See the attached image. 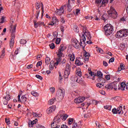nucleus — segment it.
<instances>
[{
    "label": "nucleus",
    "mask_w": 128,
    "mask_h": 128,
    "mask_svg": "<svg viewBox=\"0 0 128 128\" xmlns=\"http://www.w3.org/2000/svg\"><path fill=\"white\" fill-rule=\"evenodd\" d=\"M33 116H34L35 118H40V116H42V114H38L36 113H33Z\"/></svg>",
    "instance_id": "42"
},
{
    "label": "nucleus",
    "mask_w": 128,
    "mask_h": 128,
    "mask_svg": "<svg viewBox=\"0 0 128 128\" xmlns=\"http://www.w3.org/2000/svg\"><path fill=\"white\" fill-rule=\"evenodd\" d=\"M50 92H52V94H54L56 92V88L54 87L50 88Z\"/></svg>",
    "instance_id": "49"
},
{
    "label": "nucleus",
    "mask_w": 128,
    "mask_h": 128,
    "mask_svg": "<svg viewBox=\"0 0 128 128\" xmlns=\"http://www.w3.org/2000/svg\"><path fill=\"white\" fill-rule=\"evenodd\" d=\"M104 30L105 32V34L106 36H110L112 32H114V26L110 24H106L104 28Z\"/></svg>",
    "instance_id": "3"
},
{
    "label": "nucleus",
    "mask_w": 128,
    "mask_h": 128,
    "mask_svg": "<svg viewBox=\"0 0 128 128\" xmlns=\"http://www.w3.org/2000/svg\"><path fill=\"white\" fill-rule=\"evenodd\" d=\"M126 88V83L122 82L120 84V88H118V90H124V88Z\"/></svg>",
    "instance_id": "15"
},
{
    "label": "nucleus",
    "mask_w": 128,
    "mask_h": 128,
    "mask_svg": "<svg viewBox=\"0 0 128 128\" xmlns=\"http://www.w3.org/2000/svg\"><path fill=\"white\" fill-rule=\"evenodd\" d=\"M108 14L112 18H118V12L114 7H110V10L108 11Z\"/></svg>",
    "instance_id": "5"
},
{
    "label": "nucleus",
    "mask_w": 128,
    "mask_h": 128,
    "mask_svg": "<svg viewBox=\"0 0 128 128\" xmlns=\"http://www.w3.org/2000/svg\"><path fill=\"white\" fill-rule=\"evenodd\" d=\"M108 15L106 14H104L102 16V20H104V22H106V20H108V18H106V16H107Z\"/></svg>",
    "instance_id": "41"
},
{
    "label": "nucleus",
    "mask_w": 128,
    "mask_h": 128,
    "mask_svg": "<svg viewBox=\"0 0 128 128\" xmlns=\"http://www.w3.org/2000/svg\"><path fill=\"white\" fill-rule=\"evenodd\" d=\"M66 6L64 5L60 7V9H58L56 11V14H58V16H62V14H64V8H66Z\"/></svg>",
    "instance_id": "10"
},
{
    "label": "nucleus",
    "mask_w": 128,
    "mask_h": 128,
    "mask_svg": "<svg viewBox=\"0 0 128 128\" xmlns=\"http://www.w3.org/2000/svg\"><path fill=\"white\" fill-rule=\"evenodd\" d=\"M53 36L54 38H56L57 36H58V33L57 32H55L53 33Z\"/></svg>",
    "instance_id": "60"
},
{
    "label": "nucleus",
    "mask_w": 128,
    "mask_h": 128,
    "mask_svg": "<svg viewBox=\"0 0 128 128\" xmlns=\"http://www.w3.org/2000/svg\"><path fill=\"white\" fill-rule=\"evenodd\" d=\"M72 6L70 5V0H68V2L67 4V10L69 12H72Z\"/></svg>",
    "instance_id": "16"
},
{
    "label": "nucleus",
    "mask_w": 128,
    "mask_h": 128,
    "mask_svg": "<svg viewBox=\"0 0 128 128\" xmlns=\"http://www.w3.org/2000/svg\"><path fill=\"white\" fill-rule=\"evenodd\" d=\"M50 48H52V50H54V48H56V46H54V44L52 43L49 45Z\"/></svg>",
    "instance_id": "46"
},
{
    "label": "nucleus",
    "mask_w": 128,
    "mask_h": 128,
    "mask_svg": "<svg viewBox=\"0 0 128 128\" xmlns=\"http://www.w3.org/2000/svg\"><path fill=\"white\" fill-rule=\"evenodd\" d=\"M74 30L76 32H80L78 30V26H75L74 28Z\"/></svg>",
    "instance_id": "57"
},
{
    "label": "nucleus",
    "mask_w": 128,
    "mask_h": 128,
    "mask_svg": "<svg viewBox=\"0 0 128 128\" xmlns=\"http://www.w3.org/2000/svg\"><path fill=\"white\" fill-rule=\"evenodd\" d=\"M57 56L58 58H62V56H64V54H62V52L58 50Z\"/></svg>",
    "instance_id": "29"
},
{
    "label": "nucleus",
    "mask_w": 128,
    "mask_h": 128,
    "mask_svg": "<svg viewBox=\"0 0 128 128\" xmlns=\"http://www.w3.org/2000/svg\"><path fill=\"white\" fill-rule=\"evenodd\" d=\"M16 30V24L14 25L12 24L11 26V30L12 33L14 32Z\"/></svg>",
    "instance_id": "21"
},
{
    "label": "nucleus",
    "mask_w": 128,
    "mask_h": 128,
    "mask_svg": "<svg viewBox=\"0 0 128 128\" xmlns=\"http://www.w3.org/2000/svg\"><path fill=\"white\" fill-rule=\"evenodd\" d=\"M68 128V126L66 125V124H62L61 126V128Z\"/></svg>",
    "instance_id": "64"
},
{
    "label": "nucleus",
    "mask_w": 128,
    "mask_h": 128,
    "mask_svg": "<svg viewBox=\"0 0 128 128\" xmlns=\"http://www.w3.org/2000/svg\"><path fill=\"white\" fill-rule=\"evenodd\" d=\"M50 58L48 57H46L45 59V62L46 64H50Z\"/></svg>",
    "instance_id": "37"
},
{
    "label": "nucleus",
    "mask_w": 128,
    "mask_h": 128,
    "mask_svg": "<svg viewBox=\"0 0 128 128\" xmlns=\"http://www.w3.org/2000/svg\"><path fill=\"white\" fill-rule=\"evenodd\" d=\"M108 0H102V4H108Z\"/></svg>",
    "instance_id": "53"
},
{
    "label": "nucleus",
    "mask_w": 128,
    "mask_h": 128,
    "mask_svg": "<svg viewBox=\"0 0 128 128\" xmlns=\"http://www.w3.org/2000/svg\"><path fill=\"white\" fill-rule=\"evenodd\" d=\"M62 40L60 39V38H58L56 39V44H60V41Z\"/></svg>",
    "instance_id": "50"
},
{
    "label": "nucleus",
    "mask_w": 128,
    "mask_h": 128,
    "mask_svg": "<svg viewBox=\"0 0 128 128\" xmlns=\"http://www.w3.org/2000/svg\"><path fill=\"white\" fill-rule=\"evenodd\" d=\"M120 68L122 70H124L125 68H124V64H120Z\"/></svg>",
    "instance_id": "62"
},
{
    "label": "nucleus",
    "mask_w": 128,
    "mask_h": 128,
    "mask_svg": "<svg viewBox=\"0 0 128 128\" xmlns=\"http://www.w3.org/2000/svg\"><path fill=\"white\" fill-rule=\"evenodd\" d=\"M56 106H50L48 109L46 110V113L48 114H52L53 112L56 110Z\"/></svg>",
    "instance_id": "12"
},
{
    "label": "nucleus",
    "mask_w": 128,
    "mask_h": 128,
    "mask_svg": "<svg viewBox=\"0 0 128 128\" xmlns=\"http://www.w3.org/2000/svg\"><path fill=\"white\" fill-rule=\"evenodd\" d=\"M54 102H56V98H52V99L50 100L49 104H54Z\"/></svg>",
    "instance_id": "31"
},
{
    "label": "nucleus",
    "mask_w": 128,
    "mask_h": 128,
    "mask_svg": "<svg viewBox=\"0 0 128 128\" xmlns=\"http://www.w3.org/2000/svg\"><path fill=\"white\" fill-rule=\"evenodd\" d=\"M5 56H6V48H4L2 51V54L0 56V60L4 58Z\"/></svg>",
    "instance_id": "18"
},
{
    "label": "nucleus",
    "mask_w": 128,
    "mask_h": 128,
    "mask_svg": "<svg viewBox=\"0 0 128 128\" xmlns=\"http://www.w3.org/2000/svg\"><path fill=\"white\" fill-rule=\"evenodd\" d=\"M85 98L84 97H78V98H76L74 100V102L75 104H80L84 101Z\"/></svg>",
    "instance_id": "11"
},
{
    "label": "nucleus",
    "mask_w": 128,
    "mask_h": 128,
    "mask_svg": "<svg viewBox=\"0 0 128 128\" xmlns=\"http://www.w3.org/2000/svg\"><path fill=\"white\" fill-rule=\"evenodd\" d=\"M76 74L80 77L82 76V71L80 70L79 69L77 70L76 71Z\"/></svg>",
    "instance_id": "33"
},
{
    "label": "nucleus",
    "mask_w": 128,
    "mask_h": 128,
    "mask_svg": "<svg viewBox=\"0 0 128 128\" xmlns=\"http://www.w3.org/2000/svg\"><path fill=\"white\" fill-rule=\"evenodd\" d=\"M36 122H38V120L36 119L35 120H34L32 121V122H31V126L36 124Z\"/></svg>",
    "instance_id": "51"
},
{
    "label": "nucleus",
    "mask_w": 128,
    "mask_h": 128,
    "mask_svg": "<svg viewBox=\"0 0 128 128\" xmlns=\"http://www.w3.org/2000/svg\"><path fill=\"white\" fill-rule=\"evenodd\" d=\"M66 50V47L64 46V44H61L60 46V48L58 50V51H60L62 52H64Z\"/></svg>",
    "instance_id": "26"
},
{
    "label": "nucleus",
    "mask_w": 128,
    "mask_h": 128,
    "mask_svg": "<svg viewBox=\"0 0 128 128\" xmlns=\"http://www.w3.org/2000/svg\"><path fill=\"white\" fill-rule=\"evenodd\" d=\"M64 94H66V91L64 89L60 90L56 94L57 96L60 100H62V98H64Z\"/></svg>",
    "instance_id": "8"
},
{
    "label": "nucleus",
    "mask_w": 128,
    "mask_h": 128,
    "mask_svg": "<svg viewBox=\"0 0 128 128\" xmlns=\"http://www.w3.org/2000/svg\"><path fill=\"white\" fill-rule=\"evenodd\" d=\"M5 122L7 124H10V119H8L6 118H5Z\"/></svg>",
    "instance_id": "56"
},
{
    "label": "nucleus",
    "mask_w": 128,
    "mask_h": 128,
    "mask_svg": "<svg viewBox=\"0 0 128 128\" xmlns=\"http://www.w3.org/2000/svg\"><path fill=\"white\" fill-rule=\"evenodd\" d=\"M73 122H74V118H70L68 119V124H69V126H70V124H72Z\"/></svg>",
    "instance_id": "35"
},
{
    "label": "nucleus",
    "mask_w": 128,
    "mask_h": 128,
    "mask_svg": "<svg viewBox=\"0 0 128 128\" xmlns=\"http://www.w3.org/2000/svg\"><path fill=\"white\" fill-rule=\"evenodd\" d=\"M72 128H78V123L75 122H73L72 125Z\"/></svg>",
    "instance_id": "38"
},
{
    "label": "nucleus",
    "mask_w": 128,
    "mask_h": 128,
    "mask_svg": "<svg viewBox=\"0 0 128 128\" xmlns=\"http://www.w3.org/2000/svg\"><path fill=\"white\" fill-rule=\"evenodd\" d=\"M14 40L12 39V40H10V48H12V47L14 46Z\"/></svg>",
    "instance_id": "30"
},
{
    "label": "nucleus",
    "mask_w": 128,
    "mask_h": 128,
    "mask_svg": "<svg viewBox=\"0 0 128 128\" xmlns=\"http://www.w3.org/2000/svg\"><path fill=\"white\" fill-rule=\"evenodd\" d=\"M60 30L62 32H64V27L63 26H61L60 27Z\"/></svg>",
    "instance_id": "58"
},
{
    "label": "nucleus",
    "mask_w": 128,
    "mask_h": 128,
    "mask_svg": "<svg viewBox=\"0 0 128 128\" xmlns=\"http://www.w3.org/2000/svg\"><path fill=\"white\" fill-rule=\"evenodd\" d=\"M128 36V30L124 29L118 31L116 34V36L117 38H125Z\"/></svg>",
    "instance_id": "4"
},
{
    "label": "nucleus",
    "mask_w": 128,
    "mask_h": 128,
    "mask_svg": "<svg viewBox=\"0 0 128 128\" xmlns=\"http://www.w3.org/2000/svg\"><path fill=\"white\" fill-rule=\"evenodd\" d=\"M64 114V111L61 110L56 114L53 120V122L51 124V127L52 128H60V118L63 120H66L68 118V116L66 114L62 115Z\"/></svg>",
    "instance_id": "2"
},
{
    "label": "nucleus",
    "mask_w": 128,
    "mask_h": 128,
    "mask_svg": "<svg viewBox=\"0 0 128 128\" xmlns=\"http://www.w3.org/2000/svg\"><path fill=\"white\" fill-rule=\"evenodd\" d=\"M20 44H26V40H20Z\"/></svg>",
    "instance_id": "43"
},
{
    "label": "nucleus",
    "mask_w": 128,
    "mask_h": 128,
    "mask_svg": "<svg viewBox=\"0 0 128 128\" xmlns=\"http://www.w3.org/2000/svg\"><path fill=\"white\" fill-rule=\"evenodd\" d=\"M105 78H106L107 80H110V75H106L105 76Z\"/></svg>",
    "instance_id": "59"
},
{
    "label": "nucleus",
    "mask_w": 128,
    "mask_h": 128,
    "mask_svg": "<svg viewBox=\"0 0 128 128\" xmlns=\"http://www.w3.org/2000/svg\"><path fill=\"white\" fill-rule=\"evenodd\" d=\"M104 108H105V110H108V108H110L109 110H112V106H104Z\"/></svg>",
    "instance_id": "45"
},
{
    "label": "nucleus",
    "mask_w": 128,
    "mask_h": 128,
    "mask_svg": "<svg viewBox=\"0 0 128 128\" xmlns=\"http://www.w3.org/2000/svg\"><path fill=\"white\" fill-rule=\"evenodd\" d=\"M102 0H96L95 4H102Z\"/></svg>",
    "instance_id": "47"
},
{
    "label": "nucleus",
    "mask_w": 128,
    "mask_h": 128,
    "mask_svg": "<svg viewBox=\"0 0 128 128\" xmlns=\"http://www.w3.org/2000/svg\"><path fill=\"white\" fill-rule=\"evenodd\" d=\"M126 18L124 17H122V18H120V22H126Z\"/></svg>",
    "instance_id": "55"
},
{
    "label": "nucleus",
    "mask_w": 128,
    "mask_h": 128,
    "mask_svg": "<svg viewBox=\"0 0 128 128\" xmlns=\"http://www.w3.org/2000/svg\"><path fill=\"white\" fill-rule=\"evenodd\" d=\"M52 22L55 24H56V22H58V18H56V16H54L52 18Z\"/></svg>",
    "instance_id": "25"
},
{
    "label": "nucleus",
    "mask_w": 128,
    "mask_h": 128,
    "mask_svg": "<svg viewBox=\"0 0 128 128\" xmlns=\"http://www.w3.org/2000/svg\"><path fill=\"white\" fill-rule=\"evenodd\" d=\"M36 77L37 78H38V80H42V76H40V75L36 74Z\"/></svg>",
    "instance_id": "54"
},
{
    "label": "nucleus",
    "mask_w": 128,
    "mask_h": 128,
    "mask_svg": "<svg viewBox=\"0 0 128 128\" xmlns=\"http://www.w3.org/2000/svg\"><path fill=\"white\" fill-rule=\"evenodd\" d=\"M114 62V58H112L109 60V62Z\"/></svg>",
    "instance_id": "61"
},
{
    "label": "nucleus",
    "mask_w": 128,
    "mask_h": 128,
    "mask_svg": "<svg viewBox=\"0 0 128 128\" xmlns=\"http://www.w3.org/2000/svg\"><path fill=\"white\" fill-rule=\"evenodd\" d=\"M70 74V65L67 64L66 66L65 71L64 72V78H68V76Z\"/></svg>",
    "instance_id": "6"
},
{
    "label": "nucleus",
    "mask_w": 128,
    "mask_h": 128,
    "mask_svg": "<svg viewBox=\"0 0 128 128\" xmlns=\"http://www.w3.org/2000/svg\"><path fill=\"white\" fill-rule=\"evenodd\" d=\"M89 74H90L91 76H92V78H96V73H94V72H92V71H90V72H89Z\"/></svg>",
    "instance_id": "32"
},
{
    "label": "nucleus",
    "mask_w": 128,
    "mask_h": 128,
    "mask_svg": "<svg viewBox=\"0 0 128 128\" xmlns=\"http://www.w3.org/2000/svg\"><path fill=\"white\" fill-rule=\"evenodd\" d=\"M27 98L26 96H22L21 97V100L20 101V102H22V104H24L26 102Z\"/></svg>",
    "instance_id": "19"
},
{
    "label": "nucleus",
    "mask_w": 128,
    "mask_h": 128,
    "mask_svg": "<svg viewBox=\"0 0 128 128\" xmlns=\"http://www.w3.org/2000/svg\"><path fill=\"white\" fill-rule=\"evenodd\" d=\"M34 26L36 28H38V26H40L44 24V22H36V20L34 21Z\"/></svg>",
    "instance_id": "14"
},
{
    "label": "nucleus",
    "mask_w": 128,
    "mask_h": 128,
    "mask_svg": "<svg viewBox=\"0 0 128 128\" xmlns=\"http://www.w3.org/2000/svg\"><path fill=\"white\" fill-rule=\"evenodd\" d=\"M68 58H70L71 62L74 61V60L76 58V56H74V53L68 54Z\"/></svg>",
    "instance_id": "13"
},
{
    "label": "nucleus",
    "mask_w": 128,
    "mask_h": 128,
    "mask_svg": "<svg viewBox=\"0 0 128 128\" xmlns=\"http://www.w3.org/2000/svg\"><path fill=\"white\" fill-rule=\"evenodd\" d=\"M103 64L104 66H108V64L106 61L103 62Z\"/></svg>",
    "instance_id": "63"
},
{
    "label": "nucleus",
    "mask_w": 128,
    "mask_h": 128,
    "mask_svg": "<svg viewBox=\"0 0 128 128\" xmlns=\"http://www.w3.org/2000/svg\"><path fill=\"white\" fill-rule=\"evenodd\" d=\"M42 64V62L41 61L38 62L36 64V68H38V66H40Z\"/></svg>",
    "instance_id": "48"
},
{
    "label": "nucleus",
    "mask_w": 128,
    "mask_h": 128,
    "mask_svg": "<svg viewBox=\"0 0 128 128\" xmlns=\"http://www.w3.org/2000/svg\"><path fill=\"white\" fill-rule=\"evenodd\" d=\"M40 10L36 11V18H38V16H40Z\"/></svg>",
    "instance_id": "52"
},
{
    "label": "nucleus",
    "mask_w": 128,
    "mask_h": 128,
    "mask_svg": "<svg viewBox=\"0 0 128 128\" xmlns=\"http://www.w3.org/2000/svg\"><path fill=\"white\" fill-rule=\"evenodd\" d=\"M56 62L54 64V66H58V64L62 62V58H56Z\"/></svg>",
    "instance_id": "22"
},
{
    "label": "nucleus",
    "mask_w": 128,
    "mask_h": 128,
    "mask_svg": "<svg viewBox=\"0 0 128 128\" xmlns=\"http://www.w3.org/2000/svg\"><path fill=\"white\" fill-rule=\"evenodd\" d=\"M9 100H10V95L8 92H6V96L3 97L2 102L6 106L8 104Z\"/></svg>",
    "instance_id": "7"
},
{
    "label": "nucleus",
    "mask_w": 128,
    "mask_h": 128,
    "mask_svg": "<svg viewBox=\"0 0 128 128\" xmlns=\"http://www.w3.org/2000/svg\"><path fill=\"white\" fill-rule=\"evenodd\" d=\"M122 106H120L119 108H118L117 109L114 108H113L112 110V112H113V114H124V112L122 111Z\"/></svg>",
    "instance_id": "9"
},
{
    "label": "nucleus",
    "mask_w": 128,
    "mask_h": 128,
    "mask_svg": "<svg viewBox=\"0 0 128 128\" xmlns=\"http://www.w3.org/2000/svg\"><path fill=\"white\" fill-rule=\"evenodd\" d=\"M77 82L78 84H82L84 82V80H82V78L80 77H78Z\"/></svg>",
    "instance_id": "27"
},
{
    "label": "nucleus",
    "mask_w": 128,
    "mask_h": 128,
    "mask_svg": "<svg viewBox=\"0 0 128 128\" xmlns=\"http://www.w3.org/2000/svg\"><path fill=\"white\" fill-rule=\"evenodd\" d=\"M40 4H42L38 3V2H36V10H38L39 8H40Z\"/></svg>",
    "instance_id": "39"
},
{
    "label": "nucleus",
    "mask_w": 128,
    "mask_h": 128,
    "mask_svg": "<svg viewBox=\"0 0 128 128\" xmlns=\"http://www.w3.org/2000/svg\"><path fill=\"white\" fill-rule=\"evenodd\" d=\"M54 64H50V66H49V68L50 70H54Z\"/></svg>",
    "instance_id": "40"
},
{
    "label": "nucleus",
    "mask_w": 128,
    "mask_h": 128,
    "mask_svg": "<svg viewBox=\"0 0 128 128\" xmlns=\"http://www.w3.org/2000/svg\"><path fill=\"white\" fill-rule=\"evenodd\" d=\"M96 48H97L96 52H100V54H104V50H102V48H100L96 46Z\"/></svg>",
    "instance_id": "20"
},
{
    "label": "nucleus",
    "mask_w": 128,
    "mask_h": 128,
    "mask_svg": "<svg viewBox=\"0 0 128 128\" xmlns=\"http://www.w3.org/2000/svg\"><path fill=\"white\" fill-rule=\"evenodd\" d=\"M31 94L34 96H38V93L36 92V91H32Z\"/></svg>",
    "instance_id": "34"
},
{
    "label": "nucleus",
    "mask_w": 128,
    "mask_h": 128,
    "mask_svg": "<svg viewBox=\"0 0 128 128\" xmlns=\"http://www.w3.org/2000/svg\"><path fill=\"white\" fill-rule=\"evenodd\" d=\"M96 76H99L100 78H102V76H104V74H102V72L101 71L98 70L97 72Z\"/></svg>",
    "instance_id": "23"
},
{
    "label": "nucleus",
    "mask_w": 128,
    "mask_h": 128,
    "mask_svg": "<svg viewBox=\"0 0 128 128\" xmlns=\"http://www.w3.org/2000/svg\"><path fill=\"white\" fill-rule=\"evenodd\" d=\"M105 88H107V90H110V88H112V84H109L105 86Z\"/></svg>",
    "instance_id": "28"
},
{
    "label": "nucleus",
    "mask_w": 128,
    "mask_h": 128,
    "mask_svg": "<svg viewBox=\"0 0 128 128\" xmlns=\"http://www.w3.org/2000/svg\"><path fill=\"white\" fill-rule=\"evenodd\" d=\"M71 80H72V82H78V76H72L71 78Z\"/></svg>",
    "instance_id": "24"
},
{
    "label": "nucleus",
    "mask_w": 128,
    "mask_h": 128,
    "mask_svg": "<svg viewBox=\"0 0 128 128\" xmlns=\"http://www.w3.org/2000/svg\"><path fill=\"white\" fill-rule=\"evenodd\" d=\"M84 58H90V53L85 52L84 54Z\"/></svg>",
    "instance_id": "36"
},
{
    "label": "nucleus",
    "mask_w": 128,
    "mask_h": 128,
    "mask_svg": "<svg viewBox=\"0 0 128 128\" xmlns=\"http://www.w3.org/2000/svg\"><path fill=\"white\" fill-rule=\"evenodd\" d=\"M82 36L80 38V42L78 40L74 39L72 42V45L75 48L78 50L80 46H82L83 48H84L86 46V43L88 44H92V36L90 32L86 30V28H83V32L82 33Z\"/></svg>",
    "instance_id": "1"
},
{
    "label": "nucleus",
    "mask_w": 128,
    "mask_h": 128,
    "mask_svg": "<svg viewBox=\"0 0 128 128\" xmlns=\"http://www.w3.org/2000/svg\"><path fill=\"white\" fill-rule=\"evenodd\" d=\"M104 86V84H102L100 83H98L96 84L97 88H102V87Z\"/></svg>",
    "instance_id": "44"
},
{
    "label": "nucleus",
    "mask_w": 128,
    "mask_h": 128,
    "mask_svg": "<svg viewBox=\"0 0 128 128\" xmlns=\"http://www.w3.org/2000/svg\"><path fill=\"white\" fill-rule=\"evenodd\" d=\"M80 59L76 58V66H82V64H84V62H82V61H80Z\"/></svg>",
    "instance_id": "17"
}]
</instances>
